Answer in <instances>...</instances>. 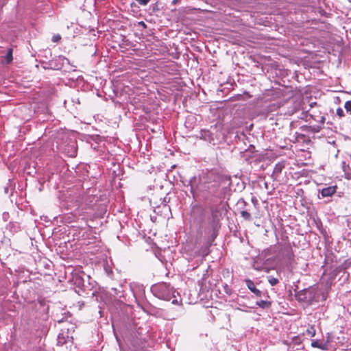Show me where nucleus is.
<instances>
[{
	"label": "nucleus",
	"mask_w": 351,
	"mask_h": 351,
	"mask_svg": "<svg viewBox=\"0 0 351 351\" xmlns=\"http://www.w3.org/2000/svg\"><path fill=\"white\" fill-rule=\"evenodd\" d=\"M153 294L159 299L170 301L173 304H181L182 300L178 293L173 287L167 282H160L154 285L151 287Z\"/></svg>",
	"instance_id": "f257e3e1"
},
{
	"label": "nucleus",
	"mask_w": 351,
	"mask_h": 351,
	"mask_svg": "<svg viewBox=\"0 0 351 351\" xmlns=\"http://www.w3.org/2000/svg\"><path fill=\"white\" fill-rule=\"evenodd\" d=\"M316 106L317 103L313 102L309 105V109H307L306 107H303L301 115L298 117L306 122L315 121L321 125L324 124L325 122V117L318 108H314Z\"/></svg>",
	"instance_id": "f03ea898"
},
{
	"label": "nucleus",
	"mask_w": 351,
	"mask_h": 351,
	"mask_svg": "<svg viewBox=\"0 0 351 351\" xmlns=\"http://www.w3.org/2000/svg\"><path fill=\"white\" fill-rule=\"evenodd\" d=\"M77 199H75V202L73 204L72 201L70 202V198L66 201V205L68 207H75L77 206L76 208L73 213H71L73 217L75 218L74 220L79 221L80 219H82L83 221H86V219L88 217V215H87V208L84 206H80L79 205V197H77Z\"/></svg>",
	"instance_id": "7ed1b4c3"
},
{
	"label": "nucleus",
	"mask_w": 351,
	"mask_h": 351,
	"mask_svg": "<svg viewBox=\"0 0 351 351\" xmlns=\"http://www.w3.org/2000/svg\"><path fill=\"white\" fill-rule=\"evenodd\" d=\"M213 219L210 220L206 226H202L201 228L205 234H210L212 240L213 241L217 237V229L218 227V221L215 219V216L213 210H212Z\"/></svg>",
	"instance_id": "20e7f679"
},
{
	"label": "nucleus",
	"mask_w": 351,
	"mask_h": 351,
	"mask_svg": "<svg viewBox=\"0 0 351 351\" xmlns=\"http://www.w3.org/2000/svg\"><path fill=\"white\" fill-rule=\"evenodd\" d=\"M68 61L69 60L64 56H59L49 60L47 63V66H45L44 67L53 70H60L63 67L66 62H68Z\"/></svg>",
	"instance_id": "39448f33"
},
{
	"label": "nucleus",
	"mask_w": 351,
	"mask_h": 351,
	"mask_svg": "<svg viewBox=\"0 0 351 351\" xmlns=\"http://www.w3.org/2000/svg\"><path fill=\"white\" fill-rule=\"evenodd\" d=\"M311 346L313 348H319L322 350H328V342L325 341L323 339L322 340L315 339V340L312 341Z\"/></svg>",
	"instance_id": "423d86ee"
},
{
	"label": "nucleus",
	"mask_w": 351,
	"mask_h": 351,
	"mask_svg": "<svg viewBox=\"0 0 351 351\" xmlns=\"http://www.w3.org/2000/svg\"><path fill=\"white\" fill-rule=\"evenodd\" d=\"M200 138L204 141H208L209 143H214L215 138L210 130H202L200 131Z\"/></svg>",
	"instance_id": "0eeeda50"
},
{
	"label": "nucleus",
	"mask_w": 351,
	"mask_h": 351,
	"mask_svg": "<svg viewBox=\"0 0 351 351\" xmlns=\"http://www.w3.org/2000/svg\"><path fill=\"white\" fill-rule=\"evenodd\" d=\"M245 284L247 288L256 296L261 297L262 295V291L256 289L254 282L252 280L246 279Z\"/></svg>",
	"instance_id": "6e6552de"
},
{
	"label": "nucleus",
	"mask_w": 351,
	"mask_h": 351,
	"mask_svg": "<svg viewBox=\"0 0 351 351\" xmlns=\"http://www.w3.org/2000/svg\"><path fill=\"white\" fill-rule=\"evenodd\" d=\"M337 186H332L322 189L321 195L323 197H331L336 192Z\"/></svg>",
	"instance_id": "1a4fd4ad"
},
{
	"label": "nucleus",
	"mask_w": 351,
	"mask_h": 351,
	"mask_svg": "<svg viewBox=\"0 0 351 351\" xmlns=\"http://www.w3.org/2000/svg\"><path fill=\"white\" fill-rule=\"evenodd\" d=\"M278 247H280V250L284 251V252L285 253V257L287 258L291 259L292 258V256H293V252H292V248H291L290 245H289V244H287H287H285V245L279 244L278 245Z\"/></svg>",
	"instance_id": "9d476101"
},
{
	"label": "nucleus",
	"mask_w": 351,
	"mask_h": 351,
	"mask_svg": "<svg viewBox=\"0 0 351 351\" xmlns=\"http://www.w3.org/2000/svg\"><path fill=\"white\" fill-rule=\"evenodd\" d=\"M195 180H196V178L193 177L189 181V184L191 186L190 191H191V193L193 195V198H195L196 196H197L196 189H195V187L194 186V182H195Z\"/></svg>",
	"instance_id": "9b49d317"
},
{
	"label": "nucleus",
	"mask_w": 351,
	"mask_h": 351,
	"mask_svg": "<svg viewBox=\"0 0 351 351\" xmlns=\"http://www.w3.org/2000/svg\"><path fill=\"white\" fill-rule=\"evenodd\" d=\"M256 305L263 308H269L271 306V302L265 300H259L256 302Z\"/></svg>",
	"instance_id": "f8f14e48"
},
{
	"label": "nucleus",
	"mask_w": 351,
	"mask_h": 351,
	"mask_svg": "<svg viewBox=\"0 0 351 351\" xmlns=\"http://www.w3.org/2000/svg\"><path fill=\"white\" fill-rule=\"evenodd\" d=\"M57 341H58L57 343L58 346H62V345L64 344L65 343H66V339L64 335V332L60 333L58 335Z\"/></svg>",
	"instance_id": "ddd939ff"
},
{
	"label": "nucleus",
	"mask_w": 351,
	"mask_h": 351,
	"mask_svg": "<svg viewBox=\"0 0 351 351\" xmlns=\"http://www.w3.org/2000/svg\"><path fill=\"white\" fill-rule=\"evenodd\" d=\"M241 216L246 221H251L252 216L251 214L247 210H241L240 212Z\"/></svg>",
	"instance_id": "4468645a"
},
{
	"label": "nucleus",
	"mask_w": 351,
	"mask_h": 351,
	"mask_svg": "<svg viewBox=\"0 0 351 351\" xmlns=\"http://www.w3.org/2000/svg\"><path fill=\"white\" fill-rule=\"evenodd\" d=\"M306 334L310 335L312 337H314L315 335V327L312 325L308 326L306 330Z\"/></svg>",
	"instance_id": "2eb2a0df"
},
{
	"label": "nucleus",
	"mask_w": 351,
	"mask_h": 351,
	"mask_svg": "<svg viewBox=\"0 0 351 351\" xmlns=\"http://www.w3.org/2000/svg\"><path fill=\"white\" fill-rule=\"evenodd\" d=\"M267 280H268L269 283L271 286H275V285H276L278 283V282H279V280H278V278H274V277H273V276H268V277H267Z\"/></svg>",
	"instance_id": "dca6fc26"
},
{
	"label": "nucleus",
	"mask_w": 351,
	"mask_h": 351,
	"mask_svg": "<svg viewBox=\"0 0 351 351\" xmlns=\"http://www.w3.org/2000/svg\"><path fill=\"white\" fill-rule=\"evenodd\" d=\"M5 60L7 63H10L12 62V50L11 49H10L8 50V53L5 56Z\"/></svg>",
	"instance_id": "f3484780"
},
{
	"label": "nucleus",
	"mask_w": 351,
	"mask_h": 351,
	"mask_svg": "<svg viewBox=\"0 0 351 351\" xmlns=\"http://www.w3.org/2000/svg\"><path fill=\"white\" fill-rule=\"evenodd\" d=\"M251 202L256 208H257L258 207V201L256 197L253 196L251 198Z\"/></svg>",
	"instance_id": "a211bd4d"
},
{
	"label": "nucleus",
	"mask_w": 351,
	"mask_h": 351,
	"mask_svg": "<svg viewBox=\"0 0 351 351\" xmlns=\"http://www.w3.org/2000/svg\"><path fill=\"white\" fill-rule=\"evenodd\" d=\"M344 108L348 112H351V101H347L345 103Z\"/></svg>",
	"instance_id": "6ab92c4d"
},
{
	"label": "nucleus",
	"mask_w": 351,
	"mask_h": 351,
	"mask_svg": "<svg viewBox=\"0 0 351 351\" xmlns=\"http://www.w3.org/2000/svg\"><path fill=\"white\" fill-rule=\"evenodd\" d=\"M337 114L339 117H342L344 116V112L342 108H339L337 109Z\"/></svg>",
	"instance_id": "aec40b11"
},
{
	"label": "nucleus",
	"mask_w": 351,
	"mask_h": 351,
	"mask_svg": "<svg viewBox=\"0 0 351 351\" xmlns=\"http://www.w3.org/2000/svg\"><path fill=\"white\" fill-rule=\"evenodd\" d=\"M150 0H136V1L141 5H147Z\"/></svg>",
	"instance_id": "412c9836"
},
{
	"label": "nucleus",
	"mask_w": 351,
	"mask_h": 351,
	"mask_svg": "<svg viewBox=\"0 0 351 351\" xmlns=\"http://www.w3.org/2000/svg\"><path fill=\"white\" fill-rule=\"evenodd\" d=\"M61 37L60 35H55L52 37V41L56 43L60 40Z\"/></svg>",
	"instance_id": "4be33fe9"
},
{
	"label": "nucleus",
	"mask_w": 351,
	"mask_h": 351,
	"mask_svg": "<svg viewBox=\"0 0 351 351\" xmlns=\"http://www.w3.org/2000/svg\"><path fill=\"white\" fill-rule=\"evenodd\" d=\"M282 170V167L281 165H276V167H275V169H274V171L275 172H277V173H279Z\"/></svg>",
	"instance_id": "5701e85b"
},
{
	"label": "nucleus",
	"mask_w": 351,
	"mask_h": 351,
	"mask_svg": "<svg viewBox=\"0 0 351 351\" xmlns=\"http://www.w3.org/2000/svg\"><path fill=\"white\" fill-rule=\"evenodd\" d=\"M346 178L348 179H351V171L348 173H346Z\"/></svg>",
	"instance_id": "b1692460"
},
{
	"label": "nucleus",
	"mask_w": 351,
	"mask_h": 351,
	"mask_svg": "<svg viewBox=\"0 0 351 351\" xmlns=\"http://www.w3.org/2000/svg\"><path fill=\"white\" fill-rule=\"evenodd\" d=\"M253 267L256 270H262L263 269V267H258V266H256V265H254Z\"/></svg>",
	"instance_id": "393cba45"
},
{
	"label": "nucleus",
	"mask_w": 351,
	"mask_h": 351,
	"mask_svg": "<svg viewBox=\"0 0 351 351\" xmlns=\"http://www.w3.org/2000/svg\"><path fill=\"white\" fill-rule=\"evenodd\" d=\"M199 209V207L197 206H193L192 208V212H195L196 210H198Z\"/></svg>",
	"instance_id": "a878e982"
},
{
	"label": "nucleus",
	"mask_w": 351,
	"mask_h": 351,
	"mask_svg": "<svg viewBox=\"0 0 351 351\" xmlns=\"http://www.w3.org/2000/svg\"><path fill=\"white\" fill-rule=\"evenodd\" d=\"M180 1V0H173L172 3L176 5Z\"/></svg>",
	"instance_id": "bb28decb"
},
{
	"label": "nucleus",
	"mask_w": 351,
	"mask_h": 351,
	"mask_svg": "<svg viewBox=\"0 0 351 351\" xmlns=\"http://www.w3.org/2000/svg\"><path fill=\"white\" fill-rule=\"evenodd\" d=\"M141 25H144V26L145 25L144 22H141Z\"/></svg>",
	"instance_id": "cd10ccee"
},
{
	"label": "nucleus",
	"mask_w": 351,
	"mask_h": 351,
	"mask_svg": "<svg viewBox=\"0 0 351 351\" xmlns=\"http://www.w3.org/2000/svg\"><path fill=\"white\" fill-rule=\"evenodd\" d=\"M141 25H144V26L145 25L144 22H141Z\"/></svg>",
	"instance_id": "c85d7f7f"
},
{
	"label": "nucleus",
	"mask_w": 351,
	"mask_h": 351,
	"mask_svg": "<svg viewBox=\"0 0 351 351\" xmlns=\"http://www.w3.org/2000/svg\"><path fill=\"white\" fill-rule=\"evenodd\" d=\"M243 202L244 203V204H246V202H245L244 200H243Z\"/></svg>",
	"instance_id": "c756f323"
},
{
	"label": "nucleus",
	"mask_w": 351,
	"mask_h": 351,
	"mask_svg": "<svg viewBox=\"0 0 351 351\" xmlns=\"http://www.w3.org/2000/svg\"><path fill=\"white\" fill-rule=\"evenodd\" d=\"M349 1H350V2H351V0H349Z\"/></svg>",
	"instance_id": "7c9ffc66"
}]
</instances>
